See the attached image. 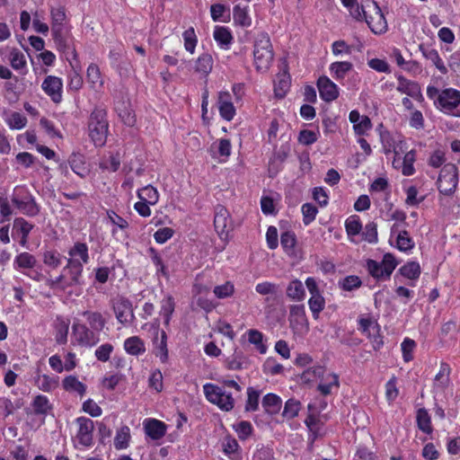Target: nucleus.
Wrapping results in <instances>:
<instances>
[{"label":"nucleus","mask_w":460,"mask_h":460,"mask_svg":"<svg viewBox=\"0 0 460 460\" xmlns=\"http://www.w3.org/2000/svg\"><path fill=\"white\" fill-rule=\"evenodd\" d=\"M160 304L159 314L164 319V326L169 327L176 305L174 298L171 295H166Z\"/></svg>","instance_id":"nucleus-39"},{"label":"nucleus","mask_w":460,"mask_h":460,"mask_svg":"<svg viewBox=\"0 0 460 460\" xmlns=\"http://www.w3.org/2000/svg\"><path fill=\"white\" fill-rule=\"evenodd\" d=\"M297 243L296 235L294 231L287 230L280 234V244L283 251L288 255L295 254V249Z\"/></svg>","instance_id":"nucleus-47"},{"label":"nucleus","mask_w":460,"mask_h":460,"mask_svg":"<svg viewBox=\"0 0 460 460\" xmlns=\"http://www.w3.org/2000/svg\"><path fill=\"white\" fill-rule=\"evenodd\" d=\"M261 404L267 413L274 415L280 411L282 401L279 395L269 393L262 398Z\"/></svg>","instance_id":"nucleus-45"},{"label":"nucleus","mask_w":460,"mask_h":460,"mask_svg":"<svg viewBox=\"0 0 460 460\" xmlns=\"http://www.w3.org/2000/svg\"><path fill=\"white\" fill-rule=\"evenodd\" d=\"M83 274L84 268L82 266L66 261L61 273L56 279H48L47 284L52 289L58 288L65 291L69 288L84 285Z\"/></svg>","instance_id":"nucleus-1"},{"label":"nucleus","mask_w":460,"mask_h":460,"mask_svg":"<svg viewBox=\"0 0 460 460\" xmlns=\"http://www.w3.org/2000/svg\"><path fill=\"white\" fill-rule=\"evenodd\" d=\"M301 406V402L298 400L294 398L288 399L285 402L282 416L288 420H293L298 415Z\"/></svg>","instance_id":"nucleus-61"},{"label":"nucleus","mask_w":460,"mask_h":460,"mask_svg":"<svg viewBox=\"0 0 460 460\" xmlns=\"http://www.w3.org/2000/svg\"><path fill=\"white\" fill-rule=\"evenodd\" d=\"M63 388L67 392H75L83 396L86 392V385L75 376H66L62 381Z\"/></svg>","instance_id":"nucleus-53"},{"label":"nucleus","mask_w":460,"mask_h":460,"mask_svg":"<svg viewBox=\"0 0 460 460\" xmlns=\"http://www.w3.org/2000/svg\"><path fill=\"white\" fill-rule=\"evenodd\" d=\"M184 49L190 54H194L198 45V37L193 27H190L182 33Z\"/></svg>","instance_id":"nucleus-58"},{"label":"nucleus","mask_w":460,"mask_h":460,"mask_svg":"<svg viewBox=\"0 0 460 460\" xmlns=\"http://www.w3.org/2000/svg\"><path fill=\"white\" fill-rule=\"evenodd\" d=\"M89 137L96 146L106 143L109 123L107 111L102 106H96L90 114L88 121Z\"/></svg>","instance_id":"nucleus-2"},{"label":"nucleus","mask_w":460,"mask_h":460,"mask_svg":"<svg viewBox=\"0 0 460 460\" xmlns=\"http://www.w3.org/2000/svg\"><path fill=\"white\" fill-rule=\"evenodd\" d=\"M143 425L146 435L152 440L163 438L167 431V425L156 419H146Z\"/></svg>","instance_id":"nucleus-28"},{"label":"nucleus","mask_w":460,"mask_h":460,"mask_svg":"<svg viewBox=\"0 0 460 460\" xmlns=\"http://www.w3.org/2000/svg\"><path fill=\"white\" fill-rule=\"evenodd\" d=\"M85 319L86 325L101 334L106 325V320L103 314L98 311L86 310L82 313Z\"/></svg>","instance_id":"nucleus-33"},{"label":"nucleus","mask_w":460,"mask_h":460,"mask_svg":"<svg viewBox=\"0 0 460 460\" xmlns=\"http://www.w3.org/2000/svg\"><path fill=\"white\" fill-rule=\"evenodd\" d=\"M233 20L235 25L247 28L252 25V18L249 14L248 6L235 4L233 8Z\"/></svg>","instance_id":"nucleus-42"},{"label":"nucleus","mask_w":460,"mask_h":460,"mask_svg":"<svg viewBox=\"0 0 460 460\" xmlns=\"http://www.w3.org/2000/svg\"><path fill=\"white\" fill-rule=\"evenodd\" d=\"M86 79L92 88H101L103 85V79L98 65L91 63L86 70Z\"/></svg>","instance_id":"nucleus-50"},{"label":"nucleus","mask_w":460,"mask_h":460,"mask_svg":"<svg viewBox=\"0 0 460 460\" xmlns=\"http://www.w3.org/2000/svg\"><path fill=\"white\" fill-rule=\"evenodd\" d=\"M352 68H353V64L349 61L332 62L329 66V70H330L332 76L337 81L343 80L345 78L346 75L349 71H351Z\"/></svg>","instance_id":"nucleus-44"},{"label":"nucleus","mask_w":460,"mask_h":460,"mask_svg":"<svg viewBox=\"0 0 460 460\" xmlns=\"http://www.w3.org/2000/svg\"><path fill=\"white\" fill-rule=\"evenodd\" d=\"M273 49L267 32L260 33L254 42L253 58L257 71L266 72L273 60Z\"/></svg>","instance_id":"nucleus-3"},{"label":"nucleus","mask_w":460,"mask_h":460,"mask_svg":"<svg viewBox=\"0 0 460 460\" xmlns=\"http://www.w3.org/2000/svg\"><path fill=\"white\" fill-rule=\"evenodd\" d=\"M446 152L442 149H436L429 155L427 164L434 169L444 166L447 163Z\"/></svg>","instance_id":"nucleus-60"},{"label":"nucleus","mask_w":460,"mask_h":460,"mask_svg":"<svg viewBox=\"0 0 460 460\" xmlns=\"http://www.w3.org/2000/svg\"><path fill=\"white\" fill-rule=\"evenodd\" d=\"M345 230L349 236L358 235L362 231V223L357 215L349 216L345 220Z\"/></svg>","instance_id":"nucleus-62"},{"label":"nucleus","mask_w":460,"mask_h":460,"mask_svg":"<svg viewBox=\"0 0 460 460\" xmlns=\"http://www.w3.org/2000/svg\"><path fill=\"white\" fill-rule=\"evenodd\" d=\"M416 346L415 341L408 337L404 338L401 343L402 359L405 363H409L413 359V352Z\"/></svg>","instance_id":"nucleus-63"},{"label":"nucleus","mask_w":460,"mask_h":460,"mask_svg":"<svg viewBox=\"0 0 460 460\" xmlns=\"http://www.w3.org/2000/svg\"><path fill=\"white\" fill-rule=\"evenodd\" d=\"M248 341L254 346V349L260 354H266L268 351V345L264 334L257 329H249L246 332Z\"/></svg>","instance_id":"nucleus-36"},{"label":"nucleus","mask_w":460,"mask_h":460,"mask_svg":"<svg viewBox=\"0 0 460 460\" xmlns=\"http://www.w3.org/2000/svg\"><path fill=\"white\" fill-rule=\"evenodd\" d=\"M316 85L320 98L325 102H332L339 97V87L328 76L321 75Z\"/></svg>","instance_id":"nucleus-20"},{"label":"nucleus","mask_w":460,"mask_h":460,"mask_svg":"<svg viewBox=\"0 0 460 460\" xmlns=\"http://www.w3.org/2000/svg\"><path fill=\"white\" fill-rule=\"evenodd\" d=\"M380 142L382 144L383 152L385 155L392 153L394 154V159L393 161L394 167L396 168V164L400 162V154L397 151V142L394 136L388 130L379 131Z\"/></svg>","instance_id":"nucleus-29"},{"label":"nucleus","mask_w":460,"mask_h":460,"mask_svg":"<svg viewBox=\"0 0 460 460\" xmlns=\"http://www.w3.org/2000/svg\"><path fill=\"white\" fill-rule=\"evenodd\" d=\"M62 254L56 250H49L43 252V263L51 268L58 269L62 263Z\"/></svg>","instance_id":"nucleus-59"},{"label":"nucleus","mask_w":460,"mask_h":460,"mask_svg":"<svg viewBox=\"0 0 460 460\" xmlns=\"http://www.w3.org/2000/svg\"><path fill=\"white\" fill-rule=\"evenodd\" d=\"M415 246L413 239L410 236L407 230H399L396 236V247L399 251L409 252Z\"/></svg>","instance_id":"nucleus-55"},{"label":"nucleus","mask_w":460,"mask_h":460,"mask_svg":"<svg viewBox=\"0 0 460 460\" xmlns=\"http://www.w3.org/2000/svg\"><path fill=\"white\" fill-rule=\"evenodd\" d=\"M203 393L206 399L217 405L221 411H230L234 407V399L231 393H227L223 387L212 383L203 385Z\"/></svg>","instance_id":"nucleus-7"},{"label":"nucleus","mask_w":460,"mask_h":460,"mask_svg":"<svg viewBox=\"0 0 460 460\" xmlns=\"http://www.w3.org/2000/svg\"><path fill=\"white\" fill-rule=\"evenodd\" d=\"M459 182V170L456 164L447 163L441 167L436 186L438 192L444 196H452L457 190Z\"/></svg>","instance_id":"nucleus-4"},{"label":"nucleus","mask_w":460,"mask_h":460,"mask_svg":"<svg viewBox=\"0 0 460 460\" xmlns=\"http://www.w3.org/2000/svg\"><path fill=\"white\" fill-rule=\"evenodd\" d=\"M307 303L313 318L314 320H318L320 318V314L325 308V298L323 296V293L310 296Z\"/></svg>","instance_id":"nucleus-49"},{"label":"nucleus","mask_w":460,"mask_h":460,"mask_svg":"<svg viewBox=\"0 0 460 460\" xmlns=\"http://www.w3.org/2000/svg\"><path fill=\"white\" fill-rule=\"evenodd\" d=\"M288 323L296 336L303 337L309 332V320L306 315L304 304H294L289 305Z\"/></svg>","instance_id":"nucleus-8"},{"label":"nucleus","mask_w":460,"mask_h":460,"mask_svg":"<svg viewBox=\"0 0 460 460\" xmlns=\"http://www.w3.org/2000/svg\"><path fill=\"white\" fill-rule=\"evenodd\" d=\"M9 62L12 68L20 75H27L28 67L26 57L20 49L13 48L10 50Z\"/></svg>","instance_id":"nucleus-34"},{"label":"nucleus","mask_w":460,"mask_h":460,"mask_svg":"<svg viewBox=\"0 0 460 460\" xmlns=\"http://www.w3.org/2000/svg\"><path fill=\"white\" fill-rule=\"evenodd\" d=\"M4 121L11 129H22L28 120L22 113L13 111L4 119Z\"/></svg>","instance_id":"nucleus-57"},{"label":"nucleus","mask_w":460,"mask_h":460,"mask_svg":"<svg viewBox=\"0 0 460 460\" xmlns=\"http://www.w3.org/2000/svg\"><path fill=\"white\" fill-rule=\"evenodd\" d=\"M57 49L61 52L69 62L72 68L79 67V58L72 36L56 43Z\"/></svg>","instance_id":"nucleus-24"},{"label":"nucleus","mask_w":460,"mask_h":460,"mask_svg":"<svg viewBox=\"0 0 460 460\" xmlns=\"http://www.w3.org/2000/svg\"><path fill=\"white\" fill-rule=\"evenodd\" d=\"M366 5L367 8L373 7L374 12L369 15L367 14L364 19L370 31L376 35L385 33L388 29L387 22L377 2L366 0Z\"/></svg>","instance_id":"nucleus-14"},{"label":"nucleus","mask_w":460,"mask_h":460,"mask_svg":"<svg viewBox=\"0 0 460 460\" xmlns=\"http://www.w3.org/2000/svg\"><path fill=\"white\" fill-rule=\"evenodd\" d=\"M288 298L294 302H302L305 298V289L301 280H291L286 289Z\"/></svg>","instance_id":"nucleus-38"},{"label":"nucleus","mask_w":460,"mask_h":460,"mask_svg":"<svg viewBox=\"0 0 460 460\" xmlns=\"http://www.w3.org/2000/svg\"><path fill=\"white\" fill-rule=\"evenodd\" d=\"M419 49L421 52L422 56L429 61L432 63V65L442 74L447 75L448 73V69L446 66L444 61L439 56V53L437 49L431 48L430 46H426L420 44L419 46Z\"/></svg>","instance_id":"nucleus-31"},{"label":"nucleus","mask_w":460,"mask_h":460,"mask_svg":"<svg viewBox=\"0 0 460 460\" xmlns=\"http://www.w3.org/2000/svg\"><path fill=\"white\" fill-rule=\"evenodd\" d=\"M358 330L370 341L375 351L383 348L384 338L381 334V327L371 316H360L358 319Z\"/></svg>","instance_id":"nucleus-9"},{"label":"nucleus","mask_w":460,"mask_h":460,"mask_svg":"<svg viewBox=\"0 0 460 460\" xmlns=\"http://www.w3.org/2000/svg\"><path fill=\"white\" fill-rule=\"evenodd\" d=\"M397 265L395 257L389 252L384 254L380 262L373 259H367L366 261L368 274L377 281L390 279Z\"/></svg>","instance_id":"nucleus-5"},{"label":"nucleus","mask_w":460,"mask_h":460,"mask_svg":"<svg viewBox=\"0 0 460 460\" xmlns=\"http://www.w3.org/2000/svg\"><path fill=\"white\" fill-rule=\"evenodd\" d=\"M34 226L22 217L16 218L13 222V232L20 236V244L25 246L28 237Z\"/></svg>","instance_id":"nucleus-37"},{"label":"nucleus","mask_w":460,"mask_h":460,"mask_svg":"<svg viewBox=\"0 0 460 460\" xmlns=\"http://www.w3.org/2000/svg\"><path fill=\"white\" fill-rule=\"evenodd\" d=\"M68 257L66 261L82 266L90 261L89 247L86 243L75 242L67 251Z\"/></svg>","instance_id":"nucleus-18"},{"label":"nucleus","mask_w":460,"mask_h":460,"mask_svg":"<svg viewBox=\"0 0 460 460\" xmlns=\"http://www.w3.org/2000/svg\"><path fill=\"white\" fill-rule=\"evenodd\" d=\"M213 38L217 46L224 50H229L234 42V36L230 28L216 25L213 31Z\"/></svg>","instance_id":"nucleus-30"},{"label":"nucleus","mask_w":460,"mask_h":460,"mask_svg":"<svg viewBox=\"0 0 460 460\" xmlns=\"http://www.w3.org/2000/svg\"><path fill=\"white\" fill-rule=\"evenodd\" d=\"M72 337L75 342L84 348H93L101 341V334L78 320L72 324Z\"/></svg>","instance_id":"nucleus-10"},{"label":"nucleus","mask_w":460,"mask_h":460,"mask_svg":"<svg viewBox=\"0 0 460 460\" xmlns=\"http://www.w3.org/2000/svg\"><path fill=\"white\" fill-rule=\"evenodd\" d=\"M421 274L420 265L418 261H410L402 265L394 276V280L398 279L399 275L409 279L408 285L415 287V282L420 279Z\"/></svg>","instance_id":"nucleus-27"},{"label":"nucleus","mask_w":460,"mask_h":460,"mask_svg":"<svg viewBox=\"0 0 460 460\" xmlns=\"http://www.w3.org/2000/svg\"><path fill=\"white\" fill-rule=\"evenodd\" d=\"M12 201L22 214L28 217H35L40 211V207L37 203L35 197L25 186L14 188Z\"/></svg>","instance_id":"nucleus-6"},{"label":"nucleus","mask_w":460,"mask_h":460,"mask_svg":"<svg viewBox=\"0 0 460 460\" xmlns=\"http://www.w3.org/2000/svg\"><path fill=\"white\" fill-rule=\"evenodd\" d=\"M214 65V59L212 55L208 52L201 53L195 61L194 64V71L202 76H208L212 69Z\"/></svg>","instance_id":"nucleus-35"},{"label":"nucleus","mask_w":460,"mask_h":460,"mask_svg":"<svg viewBox=\"0 0 460 460\" xmlns=\"http://www.w3.org/2000/svg\"><path fill=\"white\" fill-rule=\"evenodd\" d=\"M78 425L76 438L80 445L90 447L93 444V432L94 429L93 421L86 417H78L75 419Z\"/></svg>","instance_id":"nucleus-17"},{"label":"nucleus","mask_w":460,"mask_h":460,"mask_svg":"<svg viewBox=\"0 0 460 460\" xmlns=\"http://www.w3.org/2000/svg\"><path fill=\"white\" fill-rule=\"evenodd\" d=\"M125 351L131 356H140L146 352L144 341L138 336H131L124 341Z\"/></svg>","instance_id":"nucleus-40"},{"label":"nucleus","mask_w":460,"mask_h":460,"mask_svg":"<svg viewBox=\"0 0 460 460\" xmlns=\"http://www.w3.org/2000/svg\"><path fill=\"white\" fill-rule=\"evenodd\" d=\"M451 367L446 361H441L439 364V370L436 374L432 385V393H444L450 384Z\"/></svg>","instance_id":"nucleus-22"},{"label":"nucleus","mask_w":460,"mask_h":460,"mask_svg":"<svg viewBox=\"0 0 460 460\" xmlns=\"http://www.w3.org/2000/svg\"><path fill=\"white\" fill-rule=\"evenodd\" d=\"M415 161H416V151L412 149L404 155L402 163H401V161L399 163H397L396 167H398L401 164L402 175L411 176L415 173V168H414Z\"/></svg>","instance_id":"nucleus-52"},{"label":"nucleus","mask_w":460,"mask_h":460,"mask_svg":"<svg viewBox=\"0 0 460 460\" xmlns=\"http://www.w3.org/2000/svg\"><path fill=\"white\" fill-rule=\"evenodd\" d=\"M131 438L130 429L127 425L121 426L116 432L114 447L117 450L126 449L129 446Z\"/></svg>","instance_id":"nucleus-48"},{"label":"nucleus","mask_w":460,"mask_h":460,"mask_svg":"<svg viewBox=\"0 0 460 460\" xmlns=\"http://www.w3.org/2000/svg\"><path fill=\"white\" fill-rule=\"evenodd\" d=\"M36 265V257L28 252L18 253L13 262L15 270L20 271L34 281H41L44 276L40 270H34Z\"/></svg>","instance_id":"nucleus-11"},{"label":"nucleus","mask_w":460,"mask_h":460,"mask_svg":"<svg viewBox=\"0 0 460 460\" xmlns=\"http://www.w3.org/2000/svg\"><path fill=\"white\" fill-rule=\"evenodd\" d=\"M362 280L357 275H348L338 281V287L341 290L352 292L362 287Z\"/></svg>","instance_id":"nucleus-51"},{"label":"nucleus","mask_w":460,"mask_h":460,"mask_svg":"<svg viewBox=\"0 0 460 460\" xmlns=\"http://www.w3.org/2000/svg\"><path fill=\"white\" fill-rule=\"evenodd\" d=\"M223 454L229 460H243V449L238 441L231 434H226L220 440Z\"/></svg>","instance_id":"nucleus-23"},{"label":"nucleus","mask_w":460,"mask_h":460,"mask_svg":"<svg viewBox=\"0 0 460 460\" xmlns=\"http://www.w3.org/2000/svg\"><path fill=\"white\" fill-rule=\"evenodd\" d=\"M217 107L220 117L226 121H232L236 115V109L233 102V97L228 91L218 92Z\"/></svg>","instance_id":"nucleus-16"},{"label":"nucleus","mask_w":460,"mask_h":460,"mask_svg":"<svg viewBox=\"0 0 460 460\" xmlns=\"http://www.w3.org/2000/svg\"><path fill=\"white\" fill-rule=\"evenodd\" d=\"M319 384L316 387L317 392L323 396H328L332 393V389L340 388V377L337 374L330 372L324 367V372L319 376Z\"/></svg>","instance_id":"nucleus-21"},{"label":"nucleus","mask_w":460,"mask_h":460,"mask_svg":"<svg viewBox=\"0 0 460 460\" xmlns=\"http://www.w3.org/2000/svg\"><path fill=\"white\" fill-rule=\"evenodd\" d=\"M416 423L418 429L423 433L427 435L432 434L433 427L431 424V418L425 408L418 409L416 412Z\"/></svg>","instance_id":"nucleus-46"},{"label":"nucleus","mask_w":460,"mask_h":460,"mask_svg":"<svg viewBox=\"0 0 460 460\" xmlns=\"http://www.w3.org/2000/svg\"><path fill=\"white\" fill-rule=\"evenodd\" d=\"M33 414L36 416H47V414L52 410V404L49 398L43 394L36 395L31 403Z\"/></svg>","instance_id":"nucleus-41"},{"label":"nucleus","mask_w":460,"mask_h":460,"mask_svg":"<svg viewBox=\"0 0 460 460\" xmlns=\"http://www.w3.org/2000/svg\"><path fill=\"white\" fill-rule=\"evenodd\" d=\"M396 78L398 81L396 90L399 93H404L417 101L423 100L420 86L418 83L409 80L402 75H397Z\"/></svg>","instance_id":"nucleus-25"},{"label":"nucleus","mask_w":460,"mask_h":460,"mask_svg":"<svg viewBox=\"0 0 460 460\" xmlns=\"http://www.w3.org/2000/svg\"><path fill=\"white\" fill-rule=\"evenodd\" d=\"M113 311L118 322L124 326L132 323L135 319L132 303L128 298L121 297L117 300L113 304Z\"/></svg>","instance_id":"nucleus-19"},{"label":"nucleus","mask_w":460,"mask_h":460,"mask_svg":"<svg viewBox=\"0 0 460 460\" xmlns=\"http://www.w3.org/2000/svg\"><path fill=\"white\" fill-rule=\"evenodd\" d=\"M67 163L71 170L79 177L85 178L88 175L90 170L83 154L72 153L67 159Z\"/></svg>","instance_id":"nucleus-32"},{"label":"nucleus","mask_w":460,"mask_h":460,"mask_svg":"<svg viewBox=\"0 0 460 460\" xmlns=\"http://www.w3.org/2000/svg\"><path fill=\"white\" fill-rule=\"evenodd\" d=\"M41 89L54 103H60L63 99V80L56 75H47L42 84Z\"/></svg>","instance_id":"nucleus-15"},{"label":"nucleus","mask_w":460,"mask_h":460,"mask_svg":"<svg viewBox=\"0 0 460 460\" xmlns=\"http://www.w3.org/2000/svg\"><path fill=\"white\" fill-rule=\"evenodd\" d=\"M245 362V357L241 350L235 349L234 352L225 360V366L229 370H240Z\"/></svg>","instance_id":"nucleus-56"},{"label":"nucleus","mask_w":460,"mask_h":460,"mask_svg":"<svg viewBox=\"0 0 460 460\" xmlns=\"http://www.w3.org/2000/svg\"><path fill=\"white\" fill-rule=\"evenodd\" d=\"M139 199L146 201L152 206L155 205L159 200V192L153 185H146L137 191Z\"/></svg>","instance_id":"nucleus-54"},{"label":"nucleus","mask_w":460,"mask_h":460,"mask_svg":"<svg viewBox=\"0 0 460 460\" xmlns=\"http://www.w3.org/2000/svg\"><path fill=\"white\" fill-rule=\"evenodd\" d=\"M155 355L159 358L162 363H166L169 358L167 348V334L164 330H160L158 325L155 328V334L153 339Z\"/></svg>","instance_id":"nucleus-26"},{"label":"nucleus","mask_w":460,"mask_h":460,"mask_svg":"<svg viewBox=\"0 0 460 460\" xmlns=\"http://www.w3.org/2000/svg\"><path fill=\"white\" fill-rule=\"evenodd\" d=\"M214 227L220 240L226 244L233 222L229 211L223 205H217L215 208Z\"/></svg>","instance_id":"nucleus-13"},{"label":"nucleus","mask_w":460,"mask_h":460,"mask_svg":"<svg viewBox=\"0 0 460 460\" xmlns=\"http://www.w3.org/2000/svg\"><path fill=\"white\" fill-rule=\"evenodd\" d=\"M324 372V367L321 365H314L305 369L302 375L301 379L304 383H311L319 379V376Z\"/></svg>","instance_id":"nucleus-64"},{"label":"nucleus","mask_w":460,"mask_h":460,"mask_svg":"<svg viewBox=\"0 0 460 460\" xmlns=\"http://www.w3.org/2000/svg\"><path fill=\"white\" fill-rule=\"evenodd\" d=\"M210 16L214 22H228L231 20V10L224 4H213L210 5Z\"/></svg>","instance_id":"nucleus-43"},{"label":"nucleus","mask_w":460,"mask_h":460,"mask_svg":"<svg viewBox=\"0 0 460 460\" xmlns=\"http://www.w3.org/2000/svg\"><path fill=\"white\" fill-rule=\"evenodd\" d=\"M436 102L444 113L460 117V91L454 88L444 89Z\"/></svg>","instance_id":"nucleus-12"}]
</instances>
